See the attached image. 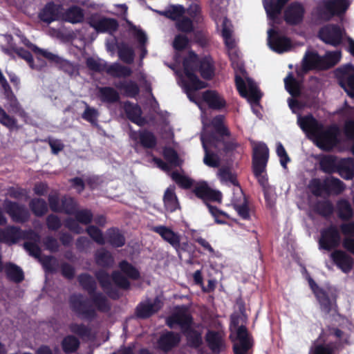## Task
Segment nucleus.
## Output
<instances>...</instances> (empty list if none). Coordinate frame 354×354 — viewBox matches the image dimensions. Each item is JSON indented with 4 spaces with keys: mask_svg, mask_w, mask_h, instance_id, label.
I'll return each mask as SVG.
<instances>
[{
    "mask_svg": "<svg viewBox=\"0 0 354 354\" xmlns=\"http://www.w3.org/2000/svg\"><path fill=\"white\" fill-rule=\"evenodd\" d=\"M86 232L96 243L100 245L104 244V238L102 232L95 226L90 225L86 228Z\"/></svg>",
    "mask_w": 354,
    "mask_h": 354,
    "instance_id": "63",
    "label": "nucleus"
},
{
    "mask_svg": "<svg viewBox=\"0 0 354 354\" xmlns=\"http://www.w3.org/2000/svg\"><path fill=\"white\" fill-rule=\"evenodd\" d=\"M284 83L286 90L291 95L296 96L299 94V84L291 73L284 79Z\"/></svg>",
    "mask_w": 354,
    "mask_h": 354,
    "instance_id": "52",
    "label": "nucleus"
},
{
    "mask_svg": "<svg viewBox=\"0 0 354 354\" xmlns=\"http://www.w3.org/2000/svg\"><path fill=\"white\" fill-rule=\"evenodd\" d=\"M317 212L324 216H329L333 212V205L328 201H319L317 203Z\"/></svg>",
    "mask_w": 354,
    "mask_h": 354,
    "instance_id": "61",
    "label": "nucleus"
},
{
    "mask_svg": "<svg viewBox=\"0 0 354 354\" xmlns=\"http://www.w3.org/2000/svg\"><path fill=\"white\" fill-rule=\"evenodd\" d=\"M74 214L77 221L84 225L89 224L93 219L91 211L87 209L76 211Z\"/></svg>",
    "mask_w": 354,
    "mask_h": 354,
    "instance_id": "59",
    "label": "nucleus"
},
{
    "mask_svg": "<svg viewBox=\"0 0 354 354\" xmlns=\"http://www.w3.org/2000/svg\"><path fill=\"white\" fill-rule=\"evenodd\" d=\"M217 176L222 183H231L234 185H239L235 175L228 167H221L217 172Z\"/></svg>",
    "mask_w": 354,
    "mask_h": 354,
    "instance_id": "43",
    "label": "nucleus"
},
{
    "mask_svg": "<svg viewBox=\"0 0 354 354\" xmlns=\"http://www.w3.org/2000/svg\"><path fill=\"white\" fill-rule=\"evenodd\" d=\"M87 67L95 72L106 71L107 64L105 61L94 57H88L86 61Z\"/></svg>",
    "mask_w": 354,
    "mask_h": 354,
    "instance_id": "51",
    "label": "nucleus"
},
{
    "mask_svg": "<svg viewBox=\"0 0 354 354\" xmlns=\"http://www.w3.org/2000/svg\"><path fill=\"white\" fill-rule=\"evenodd\" d=\"M91 26L97 32L111 33L117 30L118 24L116 20L110 18H100L97 20H93Z\"/></svg>",
    "mask_w": 354,
    "mask_h": 354,
    "instance_id": "28",
    "label": "nucleus"
},
{
    "mask_svg": "<svg viewBox=\"0 0 354 354\" xmlns=\"http://www.w3.org/2000/svg\"><path fill=\"white\" fill-rule=\"evenodd\" d=\"M316 297L319 301L321 309L324 313H328L332 310L335 309V299L330 298L329 296L324 290L317 292Z\"/></svg>",
    "mask_w": 354,
    "mask_h": 354,
    "instance_id": "35",
    "label": "nucleus"
},
{
    "mask_svg": "<svg viewBox=\"0 0 354 354\" xmlns=\"http://www.w3.org/2000/svg\"><path fill=\"white\" fill-rule=\"evenodd\" d=\"M118 55L120 59L127 64H131L133 62V49L126 44H122L118 47Z\"/></svg>",
    "mask_w": 354,
    "mask_h": 354,
    "instance_id": "44",
    "label": "nucleus"
},
{
    "mask_svg": "<svg viewBox=\"0 0 354 354\" xmlns=\"http://www.w3.org/2000/svg\"><path fill=\"white\" fill-rule=\"evenodd\" d=\"M268 159V148L264 143H257L253 147V169L259 182L265 186L266 179L263 175Z\"/></svg>",
    "mask_w": 354,
    "mask_h": 354,
    "instance_id": "8",
    "label": "nucleus"
},
{
    "mask_svg": "<svg viewBox=\"0 0 354 354\" xmlns=\"http://www.w3.org/2000/svg\"><path fill=\"white\" fill-rule=\"evenodd\" d=\"M205 338L209 348L213 353H219L225 348L224 337L221 332L209 330Z\"/></svg>",
    "mask_w": 354,
    "mask_h": 354,
    "instance_id": "24",
    "label": "nucleus"
},
{
    "mask_svg": "<svg viewBox=\"0 0 354 354\" xmlns=\"http://www.w3.org/2000/svg\"><path fill=\"white\" fill-rule=\"evenodd\" d=\"M162 306V303L158 297L153 300L148 299L138 306L136 308L137 316L142 319L147 318L158 312Z\"/></svg>",
    "mask_w": 354,
    "mask_h": 354,
    "instance_id": "18",
    "label": "nucleus"
},
{
    "mask_svg": "<svg viewBox=\"0 0 354 354\" xmlns=\"http://www.w3.org/2000/svg\"><path fill=\"white\" fill-rule=\"evenodd\" d=\"M16 53L20 57L26 60L28 63L30 67L32 69L41 71L46 66V63L39 57L37 58L38 64H35L32 59V55L26 50L18 48L17 49Z\"/></svg>",
    "mask_w": 354,
    "mask_h": 354,
    "instance_id": "33",
    "label": "nucleus"
},
{
    "mask_svg": "<svg viewBox=\"0 0 354 354\" xmlns=\"http://www.w3.org/2000/svg\"><path fill=\"white\" fill-rule=\"evenodd\" d=\"M339 228L344 236L342 240L344 248L354 254V221L343 223Z\"/></svg>",
    "mask_w": 354,
    "mask_h": 354,
    "instance_id": "22",
    "label": "nucleus"
},
{
    "mask_svg": "<svg viewBox=\"0 0 354 354\" xmlns=\"http://www.w3.org/2000/svg\"><path fill=\"white\" fill-rule=\"evenodd\" d=\"M321 57L315 53H307L303 59V70H308L319 67Z\"/></svg>",
    "mask_w": 354,
    "mask_h": 354,
    "instance_id": "39",
    "label": "nucleus"
},
{
    "mask_svg": "<svg viewBox=\"0 0 354 354\" xmlns=\"http://www.w3.org/2000/svg\"><path fill=\"white\" fill-rule=\"evenodd\" d=\"M6 103L5 107L11 112L19 115L21 117H25L26 113L21 107L15 95L6 99Z\"/></svg>",
    "mask_w": 354,
    "mask_h": 354,
    "instance_id": "42",
    "label": "nucleus"
},
{
    "mask_svg": "<svg viewBox=\"0 0 354 354\" xmlns=\"http://www.w3.org/2000/svg\"><path fill=\"white\" fill-rule=\"evenodd\" d=\"M320 167L326 173H332L335 169V158L331 156H324L319 162Z\"/></svg>",
    "mask_w": 354,
    "mask_h": 354,
    "instance_id": "56",
    "label": "nucleus"
},
{
    "mask_svg": "<svg viewBox=\"0 0 354 354\" xmlns=\"http://www.w3.org/2000/svg\"><path fill=\"white\" fill-rule=\"evenodd\" d=\"M71 332L79 335L82 338L88 337L91 335V329L84 324H71L69 326Z\"/></svg>",
    "mask_w": 354,
    "mask_h": 354,
    "instance_id": "57",
    "label": "nucleus"
},
{
    "mask_svg": "<svg viewBox=\"0 0 354 354\" xmlns=\"http://www.w3.org/2000/svg\"><path fill=\"white\" fill-rule=\"evenodd\" d=\"M304 12V6L298 2H294L290 4L286 9L284 18L288 24L292 25L297 24L302 21Z\"/></svg>",
    "mask_w": 354,
    "mask_h": 354,
    "instance_id": "20",
    "label": "nucleus"
},
{
    "mask_svg": "<svg viewBox=\"0 0 354 354\" xmlns=\"http://www.w3.org/2000/svg\"><path fill=\"white\" fill-rule=\"evenodd\" d=\"M0 123L9 129H13L17 126V120L9 115L6 111L0 106Z\"/></svg>",
    "mask_w": 354,
    "mask_h": 354,
    "instance_id": "60",
    "label": "nucleus"
},
{
    "mask_svg": "<svg viewBox=\"0 0 354 354\" xmlns=\"http://www.w3.org/2000/svg\"><path fill=\"white\" fill-rule=\"evenodd\" d=\"M240 192H241V189L239 188ZM241 196H242V198H243V201L241 202V203H238V202H236L234 201V209H236V211L238 212V214L244 219H247L249 218V211H248V206L246 205V200L244 197V196L243 195V193L241 192Z\"/></svg>",
    "mask_w": 354,
    "mask_h": 354,
    "instance_id": "62",
    "label": "nucleus"
},
{
    "mask_svg": "<svg viewBox=\"0 0 354 354\" xmlns=\"http://www.w3.org/2000/svg\"><path fill=\"white\" fill-rule=\"evenodd\" d=\"M22 236V232L17 227L9 226L5 229L0 228V242L13 244L17 243Z\"/></svg>",
    "mask_w": 354,
    "mask_h": 354,
    "instance_id": "29",
    "label": "nucleus"
},
{
    "mask_svg": "<svg viewBox=\"0 0 354 354\" xmlns=\"http://www.w3.org/2000/svg\"><path fill=\"white\" fill-rule=\"evenodd\" d=\"M222 35L225 44L229 48H232L234 46V41L232 39V25L226 18H224L222 22Z\"/></svg>",
    "mask_w": 354,
    "mask_h": 354,
    "instance_id": "47",
    "label": "nucleus"
},
{
    "mask_svg": "<svg viewBox=\"0 0 354 354\" xmlns=\"http://www.w3.org/2000/svg\"><path fill=\"white\" fill-rule=\"evenodd\" d=\"M115 87L123 91L127 97H134L138 95L140 88L138 84L131 80L120 81L115 84Z\"/></svg>",
    "mask_w": 354,
    "mask_h": 354,
    "instance_id": "32",
    "label": "nucleus"
},
{
    "mask_svg": "<svg viewBox=\"0 0 354 354\" xmlns=\"http://www.w3.org/2000/svg\"><path fill=\"white\" fill-rule=\"evenodd\" d=\"M98 93V96L103 102L113 103L120 98L118 91L112 87H100Z\"/></svg>",
    "mask_w": 354,
    "mask_h": 354,
    "instance_id": "36",
    "label": "nucleus"
},
{
    "mask_svg": "<svg viewBox=\"0 0 354 354\" xmlns=\"http://www.w3.org/2000/svg\"><path fill=\"white\" fill-rule=\"evenodd\" d=\"M338 171L344 179H352L354 176V158L342 159L338 164Z\"/></svg>",
    "mask_w": 354,
    "mask_h": 354,
    "instance_id": "30",
    "label": "nucleus"
},
{
    "mask_svg": "<svg viewBox=\"0 0 354 354\" xmlns=\"http://www.w3.org/2000/svg\"><path fill=\"white\" fill-rule=\"evenodd\" d=\"M268 44L273 51L278 53L287 52L292 47L291 42L288 38L272 28L268 30Z\"/></svg>",
    "mask_w": 354,
    "mask_h": 354,
    "instance_id": "14",
    "label": "nucleus"
},
{
    "mask_svg": "<svg viewBox=\"0 0 354 354\" xmlns=\"http://www.w3.org/2000/svg\"><path fill=\"white\" fill-rule=\"evenodd\" d=\"M163 201L165 208L171 212L175 211L178 207V200L174 188L169 187L166 189Z\"/></svg>",
    "mask_w": 354,
    "mask_h": 354,
    "instance_id": "37",
    "label": "nucleus"
},
{
    "mask_svg": "<svg viewBox=\"0 0 354 354\" xmlns=\"http://www.w3.org/2000/svg\"><path fill=\"white\" fill-rule=\"evenodd\" d=\"M125 111L129 119L135 123L138 124L140 120L141 109L136 104H126Z\"/></svg>",
    "mask_w": 354,
    "mask_h": 354,
    "instance_id": "55",
    "label": "nucleus"
},
{
    "mask_svg": "<svg viewBox=\"0 0 354 354\" xmlns=\"http://www.w3.org/2000/svg\"><path fill=\"white\" fill-rule=\"evenodd\" d=\"M245 80L236 76V85L241 95L246 97L253 104H257L261 97V93L257 84L249 77H245Z\"/></svg>",
    "mask_w": 354,
    "mask_h": 354,
    "instance_id": "9",
    "label": "nucleus"
},
{
    "mask_svg": "<svg viewBox=\"0 0 354 354\" xmlns=\"http://www.w3.org/2000/svg\"><path fill=\"white\" fill-rule=\"evenodd\" d=\"M153 231L158 234L163 240L169 243L176 250L180 248V236L170 228L164 225H158L153 227Z\"/></svg>",
    "mask_w": 354,
    "mask_h": 354,
    "instance_id": "23",
    "label": "nucleus"
},
{
    "mask_svg": "<svg viewBox=\"0 0 354 354\" xmlns=\"http://www.w3.org/2000/svg\"><path fill=\"white\" fill-rule=\"evenodd\" d=\"M239 321L236 315L231 317V330L236 331V339L234 343L235 354H248V351L252 346V339L245 326H238Z\"/></svg>",
    "mask_w": 354,
    "mask_h": 354,
    "instance_id": "7",
    "label": "nucleus"
},
{
    "mask_svg": "<svg viewBox=\"0 0 354 354\" xmlns=\"http://www.w3.org/2000/svg\"><path fill=\"white\" fill-rule=\"evenodd\" d=\"M83 103L85 105V110L82 114V118L91 124H95L99 116L98 111L96 109L88 106L87 103L84 102H83Z\"/></svg>",
    "mask_w": 354,
    "mask_h": 354,
    "instance_id": "54",
    "label": "nucleus"
},
{
    "mask_svg": "<svg viewBox=\"0 0 354 354\" xmlns=\"http://www.w3.org/2000/svg\"><path fill=\"white\" fill-rule=\"evenodd\" d=\"M344 33L339 26L330 24L320 30L319 37L326 44L336 46L342 42Z\"/></svg>",
    "mask_w": 354,
    "mask_h": 354,
    "instance_id": "15",
    "label": "nucleus"
},
{
    "mask_svg": "<svg viewBox=\"0 0 354 354\" xmlns=\"http://www.w3.org/2000/svg\"><path fill=\"white\" fill-rule=\"evenodd\" d=\"M96 277L99 281L103 290L113 298H117L118 295L116 292L113 290V284L111 281L117 285V286L121 288H128L130 286L129 280L124 277L122 273L118 271H115L113 273L112 277L109 275L104 270H100L96 273Z\"/></svg>",
    "mask_w": 354,
    "mask_h": 354,
    "instance_id": "5",
    "label": "nucleus"
},
{
    "mask_svg": "<svg viewBox=\"0 0 354 354\" xmlns=\"http://www.w3.org/2000/svg\"><path fill=\"white\" fill-rule=\"evenodd\" d=\"M297 123L319 148L328 151L337 144L339 130L336 126L324 128L312 115H299Z\"/></svg>",
    "mask_w": 354,
    "mask_h": 354,
    "instance_id": "3",
    "label": "nucleus"
},
{
    "mask_svg": "<svg viewBox=\"0 0 354 354\" xmlns=\"http://www.w3.org/2000/svg\"><path fill=\"white\" fill-rule=\"evenodd\" d=\"M201 139L205 151L203 162L209 167H218L220 165V158L212 151V149H220L217 141L214 139L209 140L205 132L201 133Z\"/></svg>",
    "mask_w": 354,
    "mask_h": 354,
    "instance_id": "12",
    "label": "nucleus"
},
{
    "mask_svg": "<svg viewBox=\"0 0 354 354\" xmlns=\"http://www.w3.org/2000/svg\"><path fill=\"white\" fill-rule=\"evenodd\" d=\"M335 75L342 88L352 98L354 97V68L348 64L338 68L335 71Z\"/></svg>",
    "mask_w": 354,
    "mask_h": 354,
    "instance_id": "11",
    "label": "nucleus"
},
{
    "mask_svg": "<svg viewBox=\"0 0 354 354\" xmlns=\"http://www.w3.org/2000/svg\"><path fill=\"white\" fill-rule=\"evenodd\" d=\"M106 72L108 75L115 77H127L131 75L130 68L122 66L118 63L107 64Z\"/></svg>",
    "mask_w": 354,
    "mask_h": 354,
    "instance_id": "31",
    "label": "nucleus"
},
{
    "mask_svg": "<svg viewBox=\"0 0 354 354\" xmlns=\"http://www.w3.org/2000/svg\"><path fill=\"white\" fill-rule=\"evenodd\" d=\"M130 138L134 142V147H136L140 144L144 148L151 149L156 145V138L154 134L149 131H130Z\"/></svg>",
    "mask_w": 354,
    "mask_h": 354,
    "instance_id": "17",
    "label": "nucleus"
},
{
    "mask_svg": "<svg viewBox=\"0 0 354 354\" xmlns=\"http://www.w3.org/2000/svg\"><path fill=\"white\" fill-rule=\"evenodd\" d=\"M3 208L15 222L24 223L29 218V212L25 206L17 203L5 201Z\"/></svg>",
    "mask_w": 354,
    "mask_h": 354,
    "instance_id": "16",
    "label": "nucleus"
},
{
    "mask_svg": "<svg viewBox=\"0 0 354 354\" xmlns=\"http://www.w3.org/2000/svg\"><path fill=\"white\" fill-rule=\"evenodd\" d=\"M172 179L181 187L183 188H189L193 185V181L191 178L182 175L181 174L174 171L171 174Z\"/></svg>",
    "mask_w": 354,
    "mask_h": 354,
    "instance_id": "58",
    "label": "nucleus"
},
{
    "mask_svg": "<svg viewBox=\"0 0 354 354\" xmlns=\"http://www.w3.org/2000/svg\"><path fill=\"white\" fill-rule=\"evenodd\" d=\"M341 242V234L338 227L330 225L321 231V237L319 240L320 248L331 250L339 246Z\"/></svg>",
    "mask_w": 354,
    "mask_h": 354,
    "instance_id": "10",
    "label": "nucleus"
},
{
    "mask_svg": "<svg viewBox=\"0 0 354 354\" xmlns=\"http://www.w3.org/2000/svg\"><path fill=\"white\" fill-rule=\"evenodd\" d=\"M184 73L185 79L181 77L183 86L189 99L195 102L201 109L198 97L194 93V91L205 88L207 84L198 80L195 72L198 70L204 79H210L214 75L212 60L210 57H205L198 59L197 55L189 52L187 57L183 62Z\"/></svg>",
    "mask_w": 354,
    "mask_h": 354,
    "instance_id": "2",
    "label": "nucleus"
},
{
    "mask_svg": "<svg viewBox=\"0 0 354 354\" xmlns=\"http://www.w3.org/2000/svg\"><path fill=\"white\" fill-rule=\"evenodd\" d=\"M326 185L328 193L338 194L345 188L342 181L335 178H330L326 180Z\"/></svg>",
    "mask_w": 354,
    "mask_h": 354,
    "instance_id": "49",
    "label": "nucleus"
},
{
    "mask_svg": "<svg viewBox=\"0 0 354 354\" xmlns=\"http://www.w3.org/2000/svg\"><path fill=\"white\" fill-rule=\"evenodd\" d=\"M191 321V317L186 310H179L167 318V324L171 328L178 325L185 334L189 345L197 348L202 344L201 334L190 328Z\"/></svg>",
    "mask_w": 354,
    "mask_h": 354,
    "instance_id": "4",
    "label": "nucleus"
},
{
    "mask_svg": "<svg viewBox=\"0 0 354 354\" xmlns=\"http://www.w3.org/2000/svg\"><path fill=\"white\" fill-rule=\"evenodd\" d=\"M107 236L109 243L114 247H122L125 243L124 237L117 230H109L107 232Z\"/></svg>",
    "mask_w": 354,
    "mask_h": 354,
    "instance_id": "50",
    "label": "nucleus"
},
{
    "mask_svg": "<svg viewBox=\"0 0 354 354\" xmlns=\"http://www.w3.org/2000/svg\"><path fill=\"white\" fill-rule=\"evenodd\" d=\"M78 281L88 292L93 304L82 295H73L70 298V305L73 311L84 319H93L96 316V309L102 312L109 310L106 297L100 292H95L96 282L93 277L88 274H82L79 276Z\"/></svg>",
    "mask_w": 354,
    "mask_h": 354,
    "instance_id": "1",
    "label": "nucleus"
},
{
    "mask_svg": "<svg viewBox=\"0 0 354 354\" xmlns=\"http://www.w3.org/2000/svg\"><path fill=\"white\" fill-rule=\"evenodd\" d=\"M32 241H27L24 243V247L30 255L39 258L41 255V249L38 244L40 242V236L35 232H31Z\"/></svg>",
    "mask_w": 354,
    "mask_h": 354,
    "instance_id": "34",
    "label": "nucleus"
},
{
    "mask_svg": "<svg viewBox=\"0 0 354 354\" xmlns=\"http://www.w3.org/2000/svg\"><path fill=\"white\" fill-rule=\"evenodd\" d=\"M62 11L63 8L61 6L49 3L39 13V18L44 22L50 23L57 20L62 15Z\"/></svg>",
    "mask_w": 354,
    "mask_h": 354,
    "instance_id": "25",
    "label": "nucleus"
},
{
    "mask_svg": "<svg viewBox=\"0 0 354 354\" xmlns=\"http://www.w3.org/2000/svg\"><path fill=\"white\" fill-rule=\"evenodd\" d=\"M95 257L96 263L100 266L110 267L113 263V258L111 254L103 248L95 252Z\"/></svg>",
    "mask_w": 354,
    "mask_h": 354,
    "instance_id": "38",
    "label": "nucleus"
},
{
    "mask_svg": "<svg viewBox=\"0 0 354 354\" xmlns=\"http://www.w3.org/2000/svg\"><path fill=\"white\" fill-rule=\"evenodd\" d=\"M62 345L65 353H71L78 348L80 341L73 335H68L62 340Z\"/></svg>",
    "mask_w": 354,
    "mask_h": 354,
    "instance_id": "48",
    "label": "nucleus"
},
{
    "mask_svg": "<svg viewBox=\"0 0 354 354\" xmlns=\"http://www.w3.org/2000/svg\"><path fill=\"white\" fill-rule=\"evenodd\" d=\"M83 17L84 15L82 10L77 6L70 8L63 14L64 19L73 24L82 21Z\"/></svg>",
    "mask_w": 354,
    "mask_h": 354,
    "instance_id": "41",
    "label": "nucleus"
},
{
    "mask_svg": "<svg viewBox=\"0 0 354 354\" xmlns=\"http://www.w3.org/2000/svg\"><path fill=\"white\" fill-rule=\"evenodd\" d=\"M224 116L219 115L216 116L212 122V124L216 131L223 136H228L229 131L226 127L223 125Z\"/></svg>",
    "mask_w": 354,
    "mask_h": 354,
    "instance_id": "64",
    "label": "nucleus"
},
{
    "mask_svg": "<svg viewBox=\"0 0 354 354\" xmlns=\"http://www.w3.org/2000/svg\"><path fill=\"white\" fill-rule=\"evenodd\" d=\"M338 216L344 221H348L353 217V209L350 203L346 200H340L337 205Z\"/></svg>",
    "mask_w": 354,
    "mask_h": 354,
    "instance_id": "40",
    "label": "nucleus"
},
{
    "mask_svg": "<svg viewBox=\"0 0 354 354\" xmlns=\"http://www.w3.org/2000/svg\"><path fill=\"white\" fill-rule=\"evenodd\" d=\"M348 6V0H323L317 3L316 14L319 19L328 21L335 15L344 13Z\"/></svg>",
    "mask_w": 354,
    "mask_h": 354,
    "instance_id": "6",
    "label": "nucleus"
},
{
    "mask_svg": "<svg viewBox=\"0 0 354 354\" xmlns=\"http://www.w3.org/2000/svg\"><path fill=\"white\" fill-rule=\"evenodd\" d=\"M196 196L204 201H221V194L220 192L212 189L205 182H199L196 184L193 189Z\"/></svg>",
    "mask_w": 354,
    "mask_h": 354,
    "instance_id": "19",
    "label": "nucleus"
},
{
    "mask_svg": "<svg viewBox=\"0 0 354 354\" xmlns=\"http://www.w3.org/2000/svg\"><path fill=\"white\" fill-rule=\"evenodd\" d=\"M119 267L121 272L126 274L127 277L132 279H137L139 278L140 273L138 270L127 261H122L120 263Z\"/></svg>",
    "mask_w": 354,
    "mask_h": 354,
    "instance_id": "53",
    "label": "nucleus"
},
{
    "mask_svg": "<svg viewBox=\"0 0 354 354\" xmlns=\"http://www.w3.org/2000/svg\"><path fill=\"white\" fill-rule=\"evenodd\" d=\"M330 258L344 272L348 273L351 270L353 266V259L345 252L335 250L330 254Z\"/></svg>",
    "mask_w": 354,
    "mask_h": 354,
    "instance_id": "21",
    "label": "nucleus"
},
{
    "mask_svg": "<svg viewBox=\"0 0 354 354\" xmlns=\"http://www.w3.org/2000/svg\"><path fill=\"white\" fill-rule=\"evenodd\" d=\"M30 207L37 216H43L48 210L46 201L41 198H34L30 202Z\"/></svg>",
    "mask_w": 354,
    "mask_h": 354,
    "instance_id": "46",
    "label": "nucleus"
},
{
    "mask_svg": "<svg viewBox=\"0 0 354 354\" xmlns=\"http://www.w3.org/2000/svg\"><path fill=\"white\" fill-rule=\"evenodd\" d=\"M180 340V336L179 334L166 332L160 337L158 341V346L160 350L167 352L177 346Z\"/></svg>",
    "mask_w": 354,
    "mask_h": 354,
    "instance_id": "26",
    "label": "nucleus"
},
{
    "mask_svg": "<svg viewBox=\"0 0 354 354\" xmlns=\"http://www.w3.org/2000/svg\"><path fill=\"white\" fill-rule=\"evenodd\" d=\"M337 346L335 344L329 342L326 343L322 334L319 338L315 342L311 348V354H337Z\"/></svg>",
    "mask_w": 354,
    "mask_h": 354,
    "instance_id": "27",
    "label": "nucleus"
},
{
    "mask_svg": "<svg viewBox=\"0 0 354 354\" xmlns=\"http://www.w3.org/2000/svg\"><path fill=\"white\" fill-rule=\"evenodd\" d=\"M7 276L15 282H20L24 279V273L22 270L12 263H8L5 267Z\"/></svg>",
    "mask_w": 354,
    "mask_h": 354,
    "instance_id": "45",
    "label": "nucleus"
},
{
    "mask_svg": "<svg viewBox=\"0 0 354 354\" xmlns=\"http://www.w3.org/2000/svg\"><path fill=\"white\" fill-rule=\"evenodd\" d=\"M196 91H194V93L198 97V100L199 101L201 108H203L201 100L206 102L210 108L215 109H221L225 104V100L217 92L214 91H206L202 94L201 97L197 94ZM199 109L202 111V123L203 124V127L205 128L207 124V122L203 109H201L200 107Z\"/></svg>",
    "mask_w": 354,
    "mask_h": 354,
    "instance_id": "13",
    "label": "nucleus"
}]
</instances>
